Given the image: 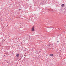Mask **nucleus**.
<instances>
[{
  "instance_id": "nucleus-2",
  "label": "nucleus",
  "mask_w": 66,
  "mask_h": 66,
  "mask_svg": "<svg viewBox=\"0 0 66 66\" xmlns=\"http://www.w3.org/2000/svg\"><path fill=\"white\" fill-rule=\"evenodd\" d=\"M19 54H16V56H17V57H19Z\"/></svg>"
},
{
  "instance_id": "nucleus-5",
  "label": "nucleus",
  "mask_w": 66,
  "mask_h": 66,
  "mask_svg": "<svg viewBox=\"0 0 66 66\" xmlns=\"http://www.w3.org/2000/svg\"><path fill=\"white\" fill-rule=\"evenodd\" d=\"M58 43H59V41H57Z\"/></svg>"
},
{
  "instance_id": "nucleus-4",
  "label": "nucleus",
  "mask_w": 66,
  "mask_h": 66,
  "mask_svg": "<svg viewBox=\"0 0 66 66\" xmlns=\"http://www.w3.org/2000/svg\"><path fill=\"white\" fill-rule=\"evenodd\" d=\"M53 54H50V56H53Z\"/></svg>"
},
{
  "instance_id": "nucleus-1",
  "label": "nucleus",
  "mask_w": 66,
  "mask_h": 66,
  "mask_svg": "<svg viewBox=\"0 0 66 66\" xmlns=\"http://www.w3.org/2000/svg\"><path fill=\"white\" fill-rule=\"evenodd\" d=\"M34 31V27L32 28L31 31L33 32Z\"/></svg>"
},
{
  "instance_id": "nucleus-3",
  "label": "nucleus",
  "mask_w": 66,
  "mask_h": 66,
  "mask_svg": "<svg viewBox=\"0 0 66 66\" xmlns=\"http://www.w3.org/2000/svg\"><path fill=\"white\" fill-rule=\"evenodd\" d=\"M64 6H65V4H62L61 5L62 7H64Z\"/></svg>"
},
{
  "instance_id": "nucleus-6",
  "label": "nucleus",
  "mask_w": 66,
  "mask_h": 66,
  "mask_svg": "<svg viewBox=\"0 0 66 66\" xmlns=\"http://www.w3.org/2000/svg\"><path fill=\"white\" fill-rule=\"evenodd\" d=\"M20 10V9H19V10Z\"/></svg>"
},
{
  "instance_id": "nucleus-7",
  "label": "nucleus",
  "mask_w": 66,
  "mask_h": 66,
  "mask_svg": "<svg viewBox=\"0 0 66 66\" xmlns=\"http://www.w3.org/2000/svg\"><path fill=\"white\" fill-rule=\"evenodd\" d=\"M30 7H31V6H30Z\"/></svg>"
}]
</instances>
